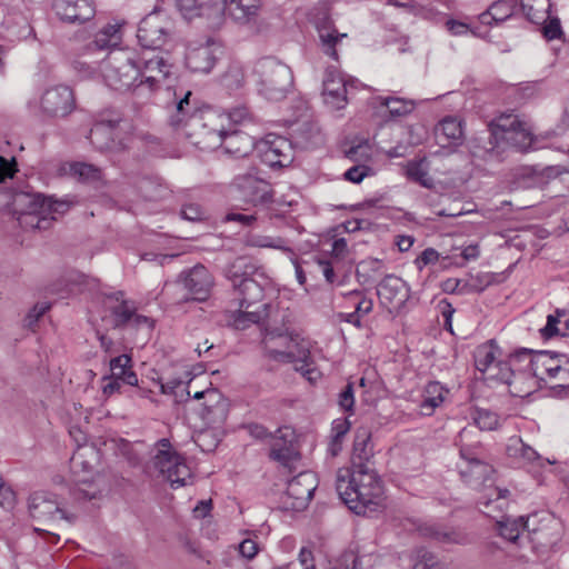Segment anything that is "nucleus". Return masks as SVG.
<instances>
[{
	"label": "nucleus",
	"instance_id": "34",
	"mask_svg": "<svg viewBox=\"0 0 569 569\" xmlns=\"http://www.w3.org/2000/svg\"><path fill=\"white\" fill-rule=\"evenodd\" d=\"M114 127V121L96 123L89 134L91 144L100 151H112L116 148Z\"/></svg>",
	"mask_w": 569,
	"mask_h": 569
},
{
	"label": "nucleus",
	"instance_id": "14",
	"mask_svg": "<svg viewBox=\"0 0 569 569\" xmlns=\"http://www.w3.org/2000/svg\"><path fill=\"white\" fill-rule=\"evenodd\" d=\"M262 162L269 167H287L295 158L292 143L284 137L274 133L267 134L256 144Z\"/></svg>",
	"mask_w": 569,
	"mask_h": 569
},
{
	"label": "nucleus",
	"instance_id": "15",
	"mask_svg": "<svg viewBox=\"0 0 569 569\" xmlns=\"http://www.w3.org/2000/svg\"><path fill=\"white\" fill-rule=\"evenodd\" d=\"M213 277L209 270L197 264L179 274L178 284L186 291L182 300L206 301L213 287Z\"/></svg>",
	"mask_w": 569,
	"mask_h": 569
},
{
	"label": "nucleus",
	"instance_id": "53",
	"mask_svg": "<svg viewBox=\"0 0 569 569\" xmlns=\"http://www.w3.org/2000/svg\"><path fill=\"white\" fill-rule=\"evenodd\" d=\"M227 119L234 124H246L253 121V117L247 106H237L227 113Z\"/></svg>",
	"mask_w": 569,
	"mask_h": 569
},
{
	"label": "nucleus",
	"instance_id": "21",
	"mask_svg": "<svg viewBox=\"0 0 569 569\" xmlns=\"http://www.w3.org/2000/svg\"><path fill=\"white\" fill-rule=\"evenodd\" d=\"M171 72L172 64L164 57L143 58L137 89L148 88L150 91H154L169 78Z\"/></svg>",
	"mask_w": 569,
	"mask_h": 569
},
{
	"label": "nucleus",
	"instance_id": "23",
	"mask_svg": "<svg viewBox=\"0 0 569 569\" xmlns=\"http://www.w3.org/2000/svg\"><path fill=\"white\" fill-rule=\"evenodd\" d=\"M486 458V453L460 458L458 470L463 482L475 489H479L490 480L493 469Z\"/></svg>",
	"mask_w": 569,
	"mask_h": 569
},
{
	"label": "nucleus",
	"instance_id": "43",
	"mask_svg": "<svg viewBox=\"0 0 569 569\" xmlns=\"http://www.w3.org/2000/svg\"><path fill=\"white\" fill-rule=\"evenodd\" d=\"M512 16L511 7L505 1H496L490 8L479 16V20L483 24H490L491 21L496 23L502 22Z\"/></svg>",
	"mask_w": 569,
	"mask_h": 569
},
{
	"label": "nucleus",
	"instance_id": "28",
	"mask_svg": "<svg viewBox=\"0 0 569 569\" xmlns=\"http://www.w3.org/2000/svg\"><path fill=\"white\" fill-rule=\"evenodd\" d=\"M506 451L510 458H513L522 467L543 468L552 463L549 459L540 456L532 447L525 443L520 437H511Z\"/></svg>",
	"mask_w": 569,
	"mask_h": 569
},
{
	"label": "nucleus",
	"instance_id": "46",
	"mask_svg": "<svg viewBox=\"0 0 569 569\" xmlns=\"http://www.w3.org/2000/svg\"><path fill=\"white\" fill-rule=\"evenodd\" d=\"M473 427L479 430H495L499 425L498 415L487 409H476L472 415Z\"/></svg>",
	"mask_w": 569,
	"mask_h": 569
},
{
	"label": "nucleus",
	"instance_id": "2",
	"mask_svg": "<svg viewBox=\"0 0 569 569\" xmlns=\"http://www.w3.org/2000/svg\"><path fill=\"white\" fill-rule=\"evenodd\" d=\"M290 315L287 309H277L274 318L266 326L262 339L263 355L282 363H295V369L309 381H315L319 372L312 367L309 348L289 335L287 323Z\"/></svg>",
	"mask_w": 569,
	"mask_h": 569
},
{
	"label": "nucleus",
	"instance_id": "13",
	"mask_svg": "<svg viewBox=\"0 0 569 569\" xmlns=\"http://www.w3.org/2000/svg\"><path fill=\"white\" fill-rule=\"evenodd\" d=\"M526 537L543 548L552 547L561 537V522L552 513L539 511L526 517Z\"/></svg>",
	"mask_w": 569,
	"mask_h": 569
},
{
	"label": "nucleus",
	"instance_id": "33",
	"mask_svg": "<svg viewBox=\"0 0 569 569\" xmlns=\"http://www.w3.org/2000/svg\"><path fill=\"white\" fill-rule=\"evenodd\" d=\"M455 443L459 447L460 458L486 453L481 446L479 433L472 425L460 430Z\"/></svg>",
	"mask_w": 569,
	"mask_h": 569
},
{
	"label": "nucleus",
	"instance_id": "12",
	"mask_svg": "<svg viewBox=\"0 0 569 569\" xmlns=\"http://www.w3.org/2000/svg\"><path fill=\"white\" fill-rule=\"evenodd\" d=\"M252 269L244 258H237L226 269V277L231 281L234 291L242 296L241 306L244 307H252L263 297V288L249 277Z\"/></svg>",
	"mask_w": 569,
	"mask_h": 569
},
{
	"label": "nucleus",
	"instance_id": "16",
	"mask_svg": "<svg viewBox=\"0 0 569 569\" xmlns=\"http://www.w3.org/2000/svg\"><path fill=\"white\" fill-rule=\"evenodd\" d=\"M29 511L33 519L39 521L67 520L73 521V515H69L58 500L57 493L38 491L29 498Z\"/></svg>",
	"mask_w": 569,
	"mask_h": 569
},
{
	"label": "nucleus",
	"instance_id": "48",
	"mask_svg": "<svg viewBox=\"0 0 569 569\" xmlns=\"http://www.w3.org/2000/svg\"><path fill=\"white\" fill-rule=\"evenodd\" d=\"M70 171L82 181H96L101 178V170L98 167L84 162L72 163Z\"/></svg>",
	"mask_w": 569,
	"mask_h": 569
},
{
	"label": "nucleus",
	"instance_id": "37",
	"mask_svg": "<svg viewBox=\"0 0 569 569\" xmlns=\"http://www.w3.org/2000/svg\"><path fill=\"white\" fill-rule=\"evenodd\" d=\"M110 370L112 378L121 379L123 383L129 386L138 385V377L132 370L131 356L123 353L110 360Z\"/></svg>",
	"mask_w": 569,
	"mask_h": 569
},
{
	"label": "nucleus",
	"instance_id": "7",
	"mask_svg": "<svg viewBox=\"0 0 569 569\" xmlns=\"http://www.w3.org/2000/svg\"><path fill=\"white\" fill-rule=\"evenodd\" d=\"M511 362H518V372L528 371L540 380L565 379L569 376V359L566 355L520 349L511 355ZM518 376L520 373H517Z\"/></svg>",
	"mask_w": 569,
	"mask_h": 569
},
{
	"label": "nucleus",
	"instance_id": "25",
	"mask_svg": "<svg viewBox=\"0 0 569 569\" xmlns=\"http://www.w3.org/2000/svg\"><path fill=\"white\" fill-rule=\"evenodd\" d=\"M220 47L214 41H207L188 48L186 64L193 72L209 73L218 60Z\"/></svg>",
	"mask_w": 569,
	"mask_h": 569
},
{
	"label": "nucleus",
	"instance_id": "44",
	"mask_svg": "<svg viewBox=\"0 0 569 569\" xmlns=\"http://www.w3.org/2000/svg\"><path fill=\"white\" fill-rule=\"evenodd\" d=\"M76 486L72 489L71 493L74 497L76 500L80 499H94L100 493V488L97 486V483L89 477L78 476L74 479Z\"/></svg>",
	"mask_w": 569,
	"mask_h": 569
},
{
	"label": "nucleus",
	"instance_id": "27",
	"mask_svg": "<svg viewBox=\"0 0 569 569\" xmlns=\"http://www.w3.org/2000/svg\"><path fill=\"white\" fill-rule=\"evenodd\" d=\"M53 8L61 20L72 23L88 21L96 12L91 0H56Z\"/></svg>",
	"mask_w": 569,
	"mask_h": 569
},
{
	"label": "nucleus",
	"instance_id": "4",
	"mask_svg": "<svg viewBox=\"0 0 569 569\" xmlns=\"http://www.w3.org/2000/svg\"><path fill=\"white\" fill-rule=\"evenodd\" d=\"M13 210L19 224L26 229L47 230L57 214H62L67 203L39 193L20 192L13 197Z\"/></svg>",
	"mask_w": 569,
	"mask_h": 569
},
{
	"label": "nucleus",
	"instance_id": "45",
	"mask_svg": "<svg viewBox=\"0 0 569 569\" xmlns=\"http://www.w3.org/2000/svg\"><path fill=\"white\" fill-rule=\"evenodd\" d=\"M221 83L228 90L240 89L244 83V70L239 62L229 64L226 72L222 74Z\"/></svg>",
	"mask_w": 569,
	"mask_h": 569
},
{
	"label": "nucleus",
	"instance_id": "8",
	"mask_svg": "<svg viewBox=\"0 0 569 569\" xmlns=\"http://www.w3.org/2000/svg\"><path fill=\"white\" fill-rule=\"evenodd\" d=\"M151 466L172 488L187 486L191 482L192 473L186 459L171 446L169 439L162 438L154 445Z\"/></svg>",
	"mask_w": 569,
	"mask_h": 569
},
{
	"label": "nucleus",
	"instance_id": "61",
	"mask_svg": "<svg viewBox=\"0 0 569 569\" xmlns=\"http://www.w3.org/2000/svg\"><path fill=\"white\" fill-rule=\"evenodd\" d=\"M259 551L258 543L252 539H244L239 545V552L243 558L253 559Z\"/></svg>",
	"mask_w": 569,
	"mask_h": 569
},
{
	"label": "nucleus",
	"instance_id": "58",
	"mask_svg": "<svg viewBox=\"0 0 569 569\" xmlns=\"http://www.w3.org/2000/svg\"><path fill=\"white\" fill-rule=\"evenodd\" d=\"M439 259V253L433 248L425 249L421 254L416 259V266L418 269H422L428 264L436 263Z\"/></svg>",
	"mask_w": 569,
	"mask_h": 569
},
{
	"label": "nucleus",
	"instance_id": "22",
	"mask_svg": "<svg viewBox=\"0 0 569 569\" xmlns=\"http://www.w3.org/2000/svg\"><path fill=\"white\" fill-rule=\"evenodd\" d=\"M377 295L382 306L398 311L409 299L410 290L401 278L388 274L378 284Z\"/></svg>",
	"mask_w": 569,
	"mask_h": 569
},
{
	"label": "nucleus",
	"instance_id": "19",
	"mask_svg": "<svg viewBox=\"0 0 569 569\" xmlns=\"http://www.w3.org/2000/svg\"><path fill=\"white\" fill-rule=\"evenodd\" d=\"M317 489V479L313 472L303 471L288 481L286 505L293 510L305 509Z\"/></svg>",
	"mask_w": 569,
	"mask_h": 569
},
{
	"label": "nucleus",
	"instance_id": "62",
	"mask_svg": "<svg viewBox=\"0 0 569 569\" xmlns=\"http://www.w3.org/2000/svg\"><path fill=\"white\" fill-rule=\"evenodd\" d=\"M16 495L13 490L6 482L0 486V506L3 508H11L14 503Z\"/></svg>",
	"mask_w": 569,
	"mask_h": 569
},
{
	"label": "nucleus",
	"instance_id": "47",
	"mask_svg": "<svg viewBox=\"0 0 569 569\" xmlns=\"http://www.w3.org/2000/svg\"><path fill=\"white\" fill-rule=\"evenodd\" d=\"M531 132L528 130L526 124L521 122L519 124V128H516V130H513L512 133L508 134L502 142H506L518 149L525 150L531 144Z\"/></svg>",
	"mask_w": 569,
	"mask_h": 569
},
{
	"label": "nucleus",
	"instance_id": "56",
	"mask_svg": "<svg viewBox=\"0 0 569 569\" xmlns=\"http://www.w3.org/2000/svg\"><path fill=\"white\" fill-rule=\"evenodd\" d=\"M371 173V169L365 164H356L349 168L343 178L352 183H360L366 177Z\"/></svg>",
	"mask_w": 569,
	"mask_h": 569
},
{
	"label": "nucleus",
	"instance_id": "20",
	"mask_svg": "<svg viewBox=\"0 0 569 569\" xmlns=\"http://www.w3.org/2000/svg\"><path fill=\"white\" fill-rule=\"evenodd\" d=\"M242 296L238 299V309L227 313V325L236 330H247L253 325L267 321V325L277 315V309L272 305H263L261 310H250L251 307L241 306Z\"/></svg>",
	"mask_w": 569,
	"mask_h": 569
},
{
	"label": "nucleus",
	"instance_id": "6",
	"mask_svg": "<svg viewBox=\"0 0 569 569\" xmlns=\"http://www.w3.org/2000/svg\"><path fill=\"white\" fill-rule=\"evenodd\" d=\"M108 87L118 91L137 89L140 77V66L137 53L131 50L111 51L99 66Z\"/></svg>",
	"mask_w": 569,
	"mask_h": 569
},
{
	"label": "nucleus",
	"instance_id": "9",
	"mask_svg": "<svg viewBox=\"0 0 569 569\" xmlns=\"http://www.w3.org/2000/svg\"><path fill=\"white\" fill-rule=\"evenodd\" d=\"M476 368L486 375L488 380H497L507 385L512 383V379H517L518 362H511V355L509 361L501 359V349L495 340L480 345L476 348L473 353Z\"/></svg>",
	"mask_w": 569,
	"mask_h": 569
},
{
	"label": "nucleus",
	"instance_id": "50",
	"mask_svg": "<svg viewBox=\"0 0 569 569\" xmlns=\"http://www.w3.org/2000/svg\"><path fill=\"white\" fill-rule=\"evenodd\" d=\"M563 316V312L557 311L556 315H549L547 317V323L543 328L540 329V333L543 338L549 339L555 336H565L568 326L566 325L565 329H560L558 325L560 323V317Z\"/></svg>",
	"mask_w": 569,
	"mask_h": 569
},
{
	"label": "nucleus",
	"instance_id": "35",
	"mask_svg": "<svg viewBox=\"0 0 569 569\" xmlns=\"http://www.w3.org/2000/svg\"><path fill=\"white\" fill-rule=\"evenodd\" d=\"M462 137V122L455 117H446L436 127V138L442 146L458 144Z\"/></svg>",
	"mask_w": 569,
	"mask_h": 569
},
{
	"label": "nucleus",
	"instance_id": "26",
	"mask_svg": "<svg viewBox=\"0 0 569 569\" xmlns=\"http://www.w3.org/2000/svg\"><path fill=\"white\" fill-rule=\"evenodd\" d=\"M322 96L325 102L335 109H341L347 103L346 81L333 67H329L325 71Z\"/></svg>",
	"mask_w": 569,
	"mask_h": 569
},
{
	"label": "nucleus",
	"instance_id": "10",
	"mask_svg": "<svg viewBox=\"0 0 569 569\" xmlns=\"http://www.w3.org/2000/svg\"><path fill=\"white\" fill-rule=\"evenodd\" d=\"M102 305L111 313L114 328L146 330L147 332H150L153 328V320L137 313L134 302L126 299L122 291L106 295Z\"/></svg>",
	"mask_w": 569,
	"mask_h": 569
},
{
	"label": "nucleus",
	"instance_id": "11",
	"mask_svg": "<svg viewBox=\"0 0 569 569\" xmlns=\"http://www.w3.org/2000/svg\"><path fill=\"white\" fill-rule=\"evenodd\" d=\"M122 42V28L120 23H108L93 36V39L88 41L80 51V57L87 60H77L74 67H80L90 63H98L102 59H107V56L111 51L122 50L118 48Z\"/></svg>",
	"mask_w": 569,
	"mask_h": 569
},
{
	"label": "nucleus",
	"instance_id": "31",
	"mask_svg": "<svg viewBox=\"0 0 569 569\" xmlns=\"http://www.w3.org/2000/svg\"><path fill=\"white\" fill-rule=\"evenodd\" d=\"M373 102L385 108L383 116L392 121L410 114L416 108L415 101L398 97H376Z\"/></svg>",
	"mask_w": 569,
	"mask_h": 569
},
{
	"label": "nucleus",
	"instance_id": "3",
	"mask_svg": "<svg viewBox=\"0 0 569 569\" xmlns=\"http://www.w3.org/2000/svg\"><path fill=\"white\" fill-rule=\"evenodd\" d=\"M336 490L341 500L357 515L369 516L383 508V487L373 468L339 469Z\"/></svg>",
	"mask_w": 569,
	"mask_h": 569
},
{
	"label": "nucleus",
	"instance_id": "32",
	"mask_svg": "<svg viewBox=\"0 0 569 569\" xmlns=\"http://www.w3.org/2000/svg\"><path fill=\"white\" fill-rule=\"evenodd\" d=\"M370 433L367 429L357 431L353 451H352V468L351 469H367L373 468L370 458L372 450L369 448Z\"/></svg>",
	"mask_w": 569,
	"mask_h": 569
},
{
	"label": "nucleus",
	"instance_id": "1",
	"mask_svg": "<svg viewBox=\"0 0 569 569\" xmlns=\"http://www.w3.org/2000/svg\"><path fill=\"white\" fill-rule=\"evenodd\" d=\"M191 92L188 91L182 99L176 104L177 113L171 117L170 123L174 128L181 126L188 128L186 136L192 139V143L200 148H216L222 146L228 153L236 157H246L256 149L253 138L241 131H224L223 127H216L218 117L208 113L203 117L199 113L189 116V98Z\"/></svg>",
	"mask_w": 569,
	"mask_h": 569
},
{
	"label": "nucleus",
	"instance_id": "5",
	"mask_svg": "<svg viewBox=\"0 0 569 569\" xmlns=\"http://www.w3.org/2000/svg\"><path fill=\"white\" fill-rule=\"evenodd\" d=\"M253 73L257 77L258 92L267 100L280 101L293 87L291 69L274 58L266 57L258 60Z\"/></svg>",
	"mask_w": 569,
	"mask_h": 569
},
{
	"label": "nucleus",
	"instance_id": "51",
	"mask_svg": "<svg viewBox=\"0 0 569 569\" xmlns=\"http://www.w3.org/2000/svg\"><path fill=\"white\" fill-rule=\"evenodd\" d=\"M412 569H445V563L439 561L433 553L427 550H419L418 560Z\"/></svg>",
	"mask_w": 569,
	"mask_h": 569
},
{
	"label": "nucleus",
	"instance_id": "49",
	"mask_svg": "<svg viewBox=\"0 0 569 569\" xmlns=\"http://www.w3.org/2000/svg\"><path fill=\"white\" fill-rule=\"evenodd\" d=\"M247 246L254 248H272L283 251H290L286 241L279 237L273 238L269 236H252L248 238Z\"/></svg>",
	"mask_w": 569,
	"mask_h": 569
},
{
	"label": "nucleus",
	"instance_id": "36",
	"mask_svg": "<svg viewBox=\"0 0 569 569\" xmlns=\"http://www.w3.org/2000/svg\"><path fill=\"white\" fill-rule=\"evenodd\" d=\"M448 390L438 381L429 382L423 390L420 412L423 416H431L436 408L443 401Z\"/></svg>",
	"mask_w": 569,
	"mask_h": 569
},
{
	"label": "nucleus",
	"instance_id": "29",
	"mask_svg": "<svg viewBox=\"0 0 569 569\" xmlns=\"http://www.w3.org/2000/svg\"><path fill=\"white\" fill-rule=\"evenodd\" d=\"M261 7L262 0H223L224 14L239 24L256 23Z\"/></svg>",
	"mask_w": 569,
	"mask_h": 569
},
{
	"label": "nucleus",
	"instance_id": "52",
	"mask_svg": "<svg viewBox=\"0 0 569 569\" xmlns=\"http://www.w3.org/2000/svg\"><path fill=\"white\" fill-rule=\"evenodd\" d=\"M176 6L186 19L201 16L204 9L199 0H176Z\"/></svg>",
	"mask_w": 569,
	"mask_h": 569
},
{
	"label": "nucleus",
	"instance_id": "59",
	"mask_svg": "<svg viewBox=\"0 0 569 569\" xmlns=\"http://www.w3.org/2000/svg\"><path fill=\"white\" fill-rule=\"evenodd\" d=\"M562 34L560 20L558 18H551L543 27V36L548 40H555L560 38Z\"/></svg>",
	"mask_w": 569,
	"mask_h": 569
},
{
	"label": "nucleus",
	"instance_id": "64",
	"mask_svg": "<svg viewBox=\"0 0 569 569\" xmlns=\"http://www.w3.org/2000/svg\"><path fill=\"white\" fill-rule=\"evenodd\" d=\"M224 221L226 222H239L243 226H250L253 221H256V216L230 212V213L226 214Z\"/></svg>",
	"mask_w": 569,
	"mask_h": 569
},
{
	"label": "nucleus",
	"instance_id": "38",
	"mask_svg": "<svg viewBox=\"0 0 569 569\" xmlns=\"http://www.w3.org/2000/svg\"><path fill=\"white\" fill-rule=\"evenodd\" d=\"M526 517L520 516L517 518L503 517L500 521H497V529L499 535L513 543H517L525 536Z\"/></svg>",
	"mask_w": 569,
	"mask_h": 569
},
{
	"label": "nucleus",
	"instance_id": "57",
	"mask_svg": "<svg viewBox=\"0 0 569 569\" xmlns=\"http://www.w3.org/2000/svg\"><path fill=\"white\" fill-rule=\"evenodd\" d=\"M180 214L182 219L194 222L204 219L206 212L198 203H187L182 206Z\"/></svg>",
	"mask_w": 569,
	"mask_h": 569
},
{
	"label": "nucleus",
	"instance_id": "60",
	"mask_svg": "<svg viewBox=\"0 0 569 569\" xmlns=\"http://www.w3.org/2000/svg\"><path fill=\"white\" fill-rule=\"evenodd\" d=\"M317 264L326 281L330 284L335 283L337 277L335 273L333 260L318 259Z\"/></svg>",
	"mask_w": 569,
	"mask_h": 569
},
{
	"label": "nucleus",
	"instance_id": "41",
	"mask_svg": "<svg viewBox=\"0 0 569 569\" xmlns=\"http://www.w3.org/2000/svg\"><path fill=\"white\" fill-rule=\"evenodd\" d=\"M318 36L323 53L338 60L337 44L339 41L347 37L346 33H339L337 29L330 27H319Z\"/></svg>",
	"mask_w": 569,
	"mask_h": 569
},
{
	"label": "nucleus",
	"instance_id": "63",
	"mask_svg": "<svg viewBox=\"0 0 569 569\" xmlns=\"http://www.w3.org/2000/svg\"><path fill=\"white\" fill-rule=\"evenodd\" d=\"M102 381L104 382L102 386V392L106 396H111L114 392H118L121 388V379L112 378L111 375L104 376Z\"/></svg>",
	"mask_w": 569,
	"mask_h": 569
},
{
	"label": "nucleus",
	"instance_id": "42",
	"mask_svg": "<svg viewBox=\"0 0 569 569\" xmlns=\"http://www.w3.org/2000/svg\"><path fill=\"white\" fill-rule=\"evenodd\" d=\"M406 172L410 180L425 188L430 189L435 184L433 179L429 174V167L426 159L409 161Z\"/></svg>",
	"mask_w": 569,
	"mask_h": 569
},
{
	"label": "nucleus",
	"instance_id": "17",
	"mask_svg": "<svg viewBox=\"0 0 569 569\" xmlns=\"http://www.w3.org/2000/svg\"><path fill=\"white\" fill-rule=\"evenodd\" d=\"M40 108L47 117H67L76 108L73 91L62 84L48 88L41 96Z\"/></svg>",
	"mask_w": 569,
	"mask_h": 569
},
{
	"label": "nucleus",
	"instance_id": "39",
	"mask_svg": "<svg viewBox=\"0 0 569 569\" xmlns=\"http://www.w3.org/2000/svg\"><path fill=\"white\" fill-rule=\"evenodd\" d=\"M521 121L515 114H501L489 126L491 137L495 139V144L502 142L508 134L512 133L516 128H519Z\"/></svg>",
	"mask_w": 569,
	"mask_h": 569
},
{
	"label": "nucleus",
	"instance_id": "55",
	"mask_svg": "<svg viewBox=\"0 0 569 569\" xmlns=\"http://www.w3.org/2000/svg\"><path fill=\"white\" fill-rule=\"evenodd\" d=\"M339 407L347 412H352L355 406L353 385L348 382L338 396Z\"/></svg>",
	"mask_w": 569,
	"mask_h": 569
},
{
	"label": "nucleus",
	"instance_id": "54",
	"mask_svg": "<svg viewBox=\"0 0 569 569\" xmlns=\"http://www.w3.org/2000/svg\"><path fill=\"white\" fill-rule=\"evenodd\" d=\"M350 429V422L348 419H337L332 423V451L336 453V447L340 445L341 439L346 436V433Z\"/></svg>",
	"mask_w": 569,
	"mask_h": 569
},
{
	"label": "nucleus",
	"instance_id": "18",
	"mask_svg": "<svg viewBox=\"0 0 569 569\" xmlns=\"http://www.w3.org/2000/svg\"><path fill=\"white\" fill-rule=\"evenodd\" d=\"M170 36L169 22L159 14H149L138 27L137 38L142 48L161 49Z\"/></svg>",
	"mask_w": 569,
	"mask_h": 569
},
{
	"label": "nucleus",
	"instance_id": "24",
	"mask_svg": "<svg viewBox=\"0 0 569 569\" xmlns=\"http://www.w3.org/2000/svg\"><path fill=\"white\" fill-rule=\"evenodd\" d=\"M234 186L241 199L251 204L266 203L271 200L270 184L252 174L238 176Z\"/></svg>",
	"mask_w": 569,
	"mask_h": 569
},
{
	"label": "nucleus",
	"instance_id": "40",
	"mask_svg": "<svg viewBox=\"0 0 569 569\" xmlns=\"http://www.w3.org/2000/svg\"><path fill=\"white\" fill-rule=\"evenodd\" d=\"M98 452L93 447H79L71 457L70 463L74 475L79 471L90 476L93 471L92 460H97Z\"/></svg>",
	"mask_w": 569,
	"mask_h": 569
},
{
	"label": "nucleus",
	"instance_id": "30",
	"mask_svg": "<svg viewBox=\"0 0 569 569\" xmlns=\"http://www.w3.org/2000/svg\"><path fill=\"white\" fill-rule=\"evenodd\" d=\"M286 437L287 435L283 433L282 429H278L276 435L271 437L270 458L291 471L299 460V453L291 441L286 440Z\"/></svg>",
	"mask_w": 569,
	"mask_h": 569
}]
</instances>
